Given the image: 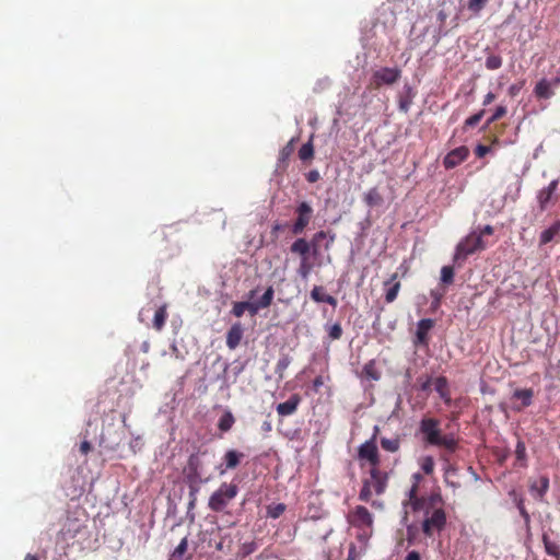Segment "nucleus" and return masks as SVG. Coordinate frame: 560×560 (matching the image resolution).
I'll return each instance as SVG.
<instances>
[{"label":"nucleus","mask_w":560,"mask_h":560,"mask_svg":"<svg viewBox=\"0 0 560 560\" xmlns=\"http://www.w3.org/2000/svg\"><path fill=\"white\" fill-rule=\"evenodd\" d=\"M388 474L382 471L380 468H371L369 477L363 478L362 487L359 492V500L362 502L371 503L372 508H382L383 503L380 501H372V495H382L387 488Z\"/></svg>","instance_id":"f257e3e1"},{"label":"nucleus","mask_w":560,"mask_h":560,"mask_svg":"<svg viewBox=\"0 0 560 560\" xmlns=\"http://www.w3.org/2000/svg\"><path fill=\"white\" fill-rule=\"evenodd\" d=\"M420 432L424 441L434 446L445 447L446 450H455V439L448 435H442L440 422L433 418H424L420 422Z\"/></svg>","instance_id":"f03ea898"},{"label":"nucleus","mask_w":560,"mask_h":560,"mask_svg":"<svg viewBox=\"0 0 560 560\" xmlns=\"http://www.w3.org/2000/svg\"><path fill=\"white\" fill-rule=\"evenodd\" d=\"M237 493V485L231 482H222L220 487L210 495L208 506L213 512H223L236 498Z\"/></svg>","instance_id":"7ed1b4c3"},{"label":"nucleus","mask_w":560,"mask_h":560,"mask_svg":"<svg viewBox=\"0 0 560 560\" xmlns=\"http://www.w3.org/2000/svg\"><path fill=\"white\" fill-rule=\"evenodd\" d=\"M487 247L481 233L471 231L457 243V260Z\"/></svg>","instance_id":"20e7f679"},{"label":"nucleus","mask_w":560,"mask_h":560,"mask_svg":"<svg viewBox=\"0 0 560 560\" xmlns=\"http://www.w3.org/2000/svg\"><path fill=\"white\" fill-rule=\"evenodd\" d=\"M440 502L439 498H431L430 505L433 512L423 521V532L425 535L431 536L434 530H440L445 524V513L442 508H436L435 503Z\"/></svg>","instance_id":"39448f33"},{"label":"nucleus","mask_w":560,"mask_h":560,"mask_svg":"<svg viewBox=\"0 0 560 560\" xmlns=\"http://www.w3.org/2000/svg\"><path fill=\"white\" fill-rule=\"evenodd\" d=\"M358 457L360 460H366L371 465V468H380L381 459L375 442V434L372 439L359 446Z\"/></svg>","instance_id":"423d86ee"},{"label":"nucleus","mask_w":560,"mask_h":560,"mask_svg":"<svg viewBox=\"0 0 560 560\" xmlns=\"http://www.w3.org/2000/svg\"><path fill=\"white\" fill-rule=\"evenodd\" d=\"M348 522L360 529L371 528L373 526V515L363 505H357L349 514Z\"/></svg>","instance_id":"0eeeda50"},{"label":"nucleus","mask_w":560,"mask_h":560,"mask_svg":"<svg viewBox=\"0 0 560 560\" xmlns=\"http://www.w3.org/2000/svg\"><path fill=\"white\" fill-rule=\"evenodd\" d=\"M298 218L292 225V233L300 235L304 232L305 228L310 224L313 217V208L306 201H302L295 209Z\"/></svg>","instance_id":"6e6552de"},{"label":"nucleus","mask_w":560,"mask_h":560,"mask_svg":"<svg viewBox=\"0 0 560 560\" xmlns=\"http://www.w3.org/2000/svg\"><path fill=\"white\" fill-rule=\"evenodd\" d=\"M454 269L452 266H444L441 270V283L438 288L431 290L432 307L436 308L440 305L442 298L445 294V284H450L453 281Z\"/></svg>","instance_id":"1a4fd4ad"},{"label":"nucleus","mask_w":560,"mask_h":560,"mask_svg":"<svg viewBox=\"0 0 560 560\" xmlns=\"http://www.w3.org/2000/svg\"><path fill=\"white\" fill-rule=\"evenodd\" d=\"M549 477L547 475H539L529 480V493L538 502L545 501V495L549 490Z\"/></svg>","instance_id":"9d476101"},{"label":"nucleus","mask_w":560,"mask_h":560,"mask_svg":"<svg viewBox=\"0 0 560 560\" xmlns=\"http://www.w3.org/2000/svg\"><path fill=\"white\" fill-rule=\"evenodd\" d=\"M245 457V454L236 450H228L223 455V463L218 466L220 475H224L228 470L235 469Z\"/></svg>","instance_id":"9b49d317"},{"label":"nucleus","mask_w":560,"mask_h":560,"mask_svg":"<svg viewBox=\"0 0 560 560\" xmlns=\"http://www.w3.org/2000/svg\"><path fill=\"white\" fill-rule=\"evenodd\" d=\"M558 184H559L558 179H552L546 187H542L541 189H539L537 191L536 200H537L540 211H545L548 208V206L558 188Z\"/></svg>","instance_id":"f8f14e48"},{"label":"nucleus","mask_w":560,"mask_h":560,"mask_svg":"<svg viewBox=\"0 0 560 560\" xmlns=\"http://www.w3.org/2000/svg\"><path fill=\"white\" fill-rule=\"evenodd\" d=\"M273 295H275V290L270 285L258 301L245 302V304L247 305L246 311H248L252 316L256 315L260 310L267 308L271 305Z\"/></svg>","instance_id":"ddd939ff"},{"label":"nucleus","mask_w":560,"mask_h":560,"mask_svg":"<svg viewBox=\"0 0 560 560\" xmlns=\"http://www.w3.org/2000/svg\"><path fill=\"white\" fill-rule=\"evenodd\" d=\"M534 389L533 388H517L512 394V399L520 400L518 405H513L514 411H522L524 408L529 407L533 404Z\"/></svg>","instance_id":"4468645a"},{"label":"nucleus","mask_w":560,"mask_h":560,"mask_svg":"<svg viewBox=\"0 0 560 560\" xmlns=\"http://www.w3.org/2000/svg\"><path fill=\"white\" fill-rule=\"evenodd\" d=\"M550 534H555L551 528H542L541 540L544 544L545 552L550 557L560 559V542L558 540L551 539Z\"/></svg>","instance_id":"2eb2a0df"},{"label":"nucleus","mask_w":560,"mask_h":560,"mask_svg":"<svg viewBox=\"0 0 560 560\" xmlns=\"http://www.w3.org/2000/svg\"><path fill=\"white\" fill-rule=\"evenodd\" d=\"M383 287L385 291V302L388 304L393 303L397 299L401 288V283L398 280V273H393L388 280L384 281Z\"/></svg>","instance_id":"dca6fc26"},{"label":"nucleus","mask_w":560,"mask_h":560,"mask_svg":"<svg viewBox=\"0 0 560 560\" xmlns=\"http://www.w3.org/2000/svg\"><path fill=\"white\" fill-rule=\"evenodd\" d=\"M301 396L299 394H292L290 398L284 401L280 402L277 406V412L280 417H288L296 412L298 407L301 404Z\"/></svg>","instance_id":"f3484780"},{"label":"nucleus","mask_w":560,"mask_h":560,"mask_svg":"<svg viewBox=\"0 0 560 560\" xmlns=\"http://www.w3.org/2000/svg\"><path fill=\"white\" fill-rule=\"evenodd\" d=\"M244 335V328L241 323H235L226 332V346L230 350L236 349Z\"/></svg>","instance_id":"a211bd4d"},{"label":"nucleus","mask_w":560,"mask_h":560,"mask_svg":"<svg viewBox=\"0 0 560 560\" xmlns=\"http://www.w3.org/2000/svg\"><path fill=\"white\" fill-rule=\"evenodd\" d=\"M433 325L434 322L430 318L419 320L416 331V343L425 345L428 342V334Z\"/></svg>","instance_id":"6ab92c4d"},{"label":"nucleus","mask_w":560,"mask_h":560,"mask_svg":"<svg viewBox=\"0 0 560 560\" xmlns=\"http://www.w3.org/2000/svg\"><path fill=\"white\" fill-rule=\"evenodd\" d=\"M311 299L316 303H327L332 307L337 306V300L329 294L325 293V289L320 285H315L311 291Z\"/></svg>","instance_id":"aec40b11"},{"label":"nucleus","mask_w":560,"mask_h":560,"mask_svg":"<svg viewBox=\"0 0 560 560\" xmlns=\"http://www.w3.org/2000/svg\"><path fill=\"white\" fill-rule=\"evenodd\" d=\"M534 93L538 98H550L555 94L552 91V83L547 79H541L539 82H537L534 89Z\"/></svg>","instance_id":"412c9836"},{"label":"nucleus","mask_w":560,"mask_h":560,"mask_svg":"<svg viewBox=\"0 0 560 560\" xmlns=\"http://www.w3.org/2000/svg\"><path fill=\"white\" fill-rule=\"evenodd\" d=\"M167 316H168V314H167V305L166 304H163L160 307H158L154 312L152 327L156 331H161L165 326Z\"/></svg>","instance_id":"4be33fe9"},{"label":"nucleus","mask_w":560,"mask_h":560,"mask_svg":"<svg viewBox=\"0 0 560 560\" xmlns=\"http://www.w3.org/2000/svg\"><path fill=\"white\" fill-rule=\"evenodd\" d=\"M290 250L293 254L300 255L301 259L308 258V253L311 252V244L305 238L301 237L292 243Z\"/></svg>","instance_id":"5701e85b"},{"label":"nucleus","mask_w":560,"mask_h":560,"mask_svg":"<svg viewBox=\"0 0 560 560\" xmlns=\"http://www.w3.org/2000/svg\"><path fill=\"white\" fill-rule=\"evenodd\" d=\"M83 527L84 526H82L81 524L68 520L65 527L60 530L59 537H61L65 540L68 538H73L75 537L77 534L81 532Z\"/></svg>","instance_id":"b1692460"},{"label":"nucleus","mask_w":560,"mask_h":560,"mask_svg":"<svg viewBox=\"0 0 560 560\" xmlns=\"http://www.w3.org/2000/svg\"><path fill=\"white\" fill-rule=\"evenodd\" d=\"M363 200L369 207H377L383 203V197L376 187L369 189L364 194Z\"/></svg>","instance_id":"393cba45"},{"label":"nucleus","mask_w":560,"mask_h":560,"mask_svg":"<svg viewBox=\"0 0 560 560\" xmlns=\"http://www.w3.org/2000/svg\"><path fill=\"white\" fill-rule=\"evenodd\" d=\"M362 374L365 378L372 381H378L381 378V372L376 368L374 360L366 362L362 369Z\"/></svg>","instance_id":"a878e982"},{"label":"nucleus","mask_w":560,"mask_h":560,"mask_svg":"<svg viewBox=\"0 0 560 560\" xmlns=\"http://www.w3.org/2000/svg\"><path fill=\"white\" fill-rule=\"evenodd\" d=\"M235 423V418L230 410H226L219 419L218 428L221 432H228Z\"/></svg>","instance_id":"bb28decb"},{"label":"nucleus","mask_w":560,"mask_h":560,"mask_svg":"<svg viewBox=\"0 0 560 560\" xmlns=\"http://www.w3.org/2000/svg\"><path fill=\"white\" fill-rule=\"evenodd\" d=\"M417 491H418V483L417 481L412 485L411 489L409 490V500L412 504L413 510H421L425 506V501L420 500L417 498Z\"/></svg>","instance_id":"cd10ccee"},{"label":"nucleus","mask_w":560,"mask_h":560,"mask_svg":"<svg viewBox=\"0 0 560 560\" xmlns=\"http://www.w3.org/2000/svg\"><path fill=\"white\" fill-rule=\"evenodd\" d=\"M188 548V539L187 537H184L178 546L174 549V551L171 553L168 560H183L184 555L186 553Z\"/></svg>","instance_id":"c85d7f7f"},{"label":"nucleus","mask_w":560,"mask_h":560,"mask_svg":"<svg viewBox=\"0 0 560 560\" xmlns=\"http://www.w3.org/2000/svg\"><path fill=\"white\" fill-rule=\"evenodd\" d=\"M381 446L383 450H385L387 452L395 453L400 447V439L399 438H394V439L382 438Z\"/></svg>","instance_id":"c756f323"},{"label":"nucleus","mask_w":560,"mask_h":560,"mask_svg":"<svg viewBox=\"0 0 560 560\" xmlns=\"http://www.w3.org/2000/svg\"><path fill=\"white\" fill-rule=\"evenodd\" d=\"M299 158L303 162H310L314 158L313 142H305L299 150Z\"/></svg>","instance_id":"7c9ffc66"},{"label":"nucleus","mask_w":560,"mask_h":560,"mask_svg":"<svg viewBox=\"0 0 560 560\" xmlns=\"http://www.w3.org/2000/svg\"><path fill=\"white\" fill-rule=\"evenodd\" d=\"M515 456L522 467L527 465L526 445L522 440H518L515 446Z\"/></svg>","instance_id":"2f4dec72"},{"label":"nucleus","mask_w":560,"mask_h":560,"mask_svg":"<svg viewBox=\"0 0 560 560\" xmlns=\"http://www.w3.org/2000/svg\"><path fill=\"white\" fill-rule=\"evenodd\" d=\"M290 363H291V358H290L288 354L282 355V357L278 360V362H277V364H276L275 372H276V374L278 375V377H279L280 380H282V378H283V376H284V372H285V370L288 369V366L290 365Z\"/></svg>","instance_id":"473e14b6"},{"label":"nucleus","mask_w":560,"mask_h":560,"mask_svg":"<svg viewBox=\"0 0 560 560\" xmlns=\"http://www.w3.org/2000/svg\"><path fill=\"white\" fill-rule=\"evenodd\" d=\"M325 329L330 340H339L342 337L343 330L339 323H335L332 325L327 324Z\"/></svg>","instance_id":"72a5a7b5"},{"label":"nucleus","mask_w":560,"mask_h":560,"mask_svg":"<svg viewBox=\"0 0 560 560\" xmlns=\"http://www.w3.org/2000/svg\"><path fill=\"white\" fill-rule=\"evenodd\" d=\"M285 509L287 506L283 503L270 504L267 506V516L278 518L284 513Z\"/></svg>","instance_id":"f704fd0d"},{"label":"nucleus","mask_w":560,"mask_h":560,"mask_svg":"<svg viewBox=\"0 0 560 560\" xmlns=\"http://www.w3.org/2000/svg\"><path fill=\"white\" fill-rule=\"evenodd\" d=\"M312 270H313V264L310 261V257L302 258L299 269H298V272L301 276V278L307 279L308 276L311 275Z\"/></svg>","instance_id":"c9c22d12"},{"label":"nucleus","mask_w":560,"mask_h":560,"mask_svg":"<svg viewBox=\"0 0 560 560\" xmlns=\"http://www.w3.org/2000/svg\"><path fill=\"white\" fill-rule=\"evenodd\" d=\"M502 57L499 55H489L486 59L485 66L488 70H497L502 66Z\"/></svg>","instance_id":"e433bc0d"},{"label":"nucleus","mask_w":560,"mask_h":560,"mask_svg":"<svg viewBox=\"0 0 560 560\" xmlns=\"http://www.w3.org/2000/svg\"><path fill=\"white\" fill-rule=\"evenodd\" d=\"M509 497L515 504L518 512H521V509H526L524 504V497L522 493H520L517 490L512 489L509 491Z\"/></svg>","instance_id":"4c0bfd02"},{"label":"nucleus","mask_w":560,"mask_h":560,"mask_svg":"<svg viewBox=\"0 0 560 560\" xmlns=\"http://www.w3.org/2000/svg\"><path fill=\"white\" fill-rule=\"evenodd\" d=\"M520 514H521V516L523 517V521H524L526 538L529 540L532 538L530 515H529V513L527 512L526 509H521Z\"/></svg>","instance_id":"58836bf2"},{"label":"nucleus","mask_w":560,"mask_h":560,"mask_svg":"<svg viewBox=\"0 0 560 560\" xmlns=\"http://www.w3.org/2000/svg\"><path fill=\"white\" fill-rule=\"evenodd\" d=\"M487 0H469L468 1V10L472 13H479L483 7L486 5Z\"/></svg>","instance_id":"ea45409f"},{"label":"nucleus","mask_w":560,"mask_h":560,"mask_svg":"<svg viewBox=\"0 0 560 560\" xmlns=\"http://www.w3.org/2000/svg\"><path fill=\"white\" fill-rule=\"evenodd\" d=\"M555 238H556V236L547 228V229L542 230L539 234V245L540 246L546 245V244L550 243L551 241H553Z\"/></svg>","instance_id":"a19ab883"},{"label":"nucleus","mask_w":560,"mask_h":560,"mask_svg":"<svg viewBox=\"0 0 560 560\" xmlns=\"http://www.w3.org/2000/svg\"><path fill=\"white\" fill-rule=\"evenodd\" d=\"M506 112L508 110H506L505 106H503V105L497 106V108L494 109L492 115L488 118V122H492V121L501 119L503 116L506 115Z\"/></svg>","instance_id":"79ce46f5"},{"label":"nucleus","mask_w":560,"mask_h":560,"mask_svg":"<svg viewBox=\"0 0 560 560\" xmlns=\"http://www.w3.org/2000/svg\"><path fill=\"white\" fill-rule=\"evenodd\" d=\"M246 304L245 302H235L232 307V314L235 317H241L246 312Z\"/></svg>","instance_id":"37998d69"},{"label":"nucleus","mask_w":560,"mask_h":560,"mask_svg":"<svg viewBox=\"0 0 560 560\" xmlns=\"http://www.w3.org/2000/svg\"><path fill=\"white\" fill-rule=\"evenodd\" d=\"M483 116V112H479L472 116H470L466 121H465V126L464 128H469V127H475L476 125L479 124V121L481 120Z\"/></svg>","instance_id":"c03bdc74"},{"label":"nucleus","mask_w":560,"mask_h":560,"mask_svg":"<svg viewBox=\"0 0 560 560\" xmlns=\"http://www.w3.org/2000/svg\"><path fill=\"white\" fill-rule=\"evenodd\" d=\"M294 151L293 142H288L280 152V161L284 162Z\"/></svg>","instance_id":"a18cd8bd"},{"label":"nucleus","mask_w":560,"mask_h":560,"mask_svg":"<svg viewBox=\"0 0 560 560\" xmlns=\"http://www.w3.org/2000/svg\"><path fill=\"white\" fill-rule=\"evenodd\" d=\"M188 467L191 471H194L196 475L198 474V467H199V458L196 454H192L188 458Z\"/></svg>","instance_id":"49530a36"},{"label":"nucleus","mask_w":560,"mask_h":560,"mask_svg":"<svg viewBox=\"0 0 560 560\" xmlns=\"http://www.w3.org/2000/svg\"><path fill=\"white\" fill-rule=\"evenodd\" d=\"M444 165L446 168L455 167V150H452L447 153L444 159Z\"/></svg>","instance_id":"de8ad7c7"},{"label":"nucleus","mask_w":560,"mask_h":560,"mask_svg":"<svg viewBox=\"0 0 560 560\" xmlns=\"http://www.w3.org/2000/svg\"><path fill=\"white\" fill-rule=\"evenodd\" d=\"M422 470L425 474H431L433 471L434 463L431 457H425L422 462Z\"/></svg>","instance_id":"09e8293b"},{"label":"nucleus","mask_w":560,"mask_h":560,"mask_svg":"<svg viewBox=\"0 0 560 560\" xmlns=\"http://www.w3.org/2000/svg\"><path fill=\"white\" fill-rule=\"evenodd\" d=\"M305 177L308 183H316L319 180L320 175L317 170H312L305 175Z\"/></svg>","instance_id":"8fccbe9b"},{"label":"nucleus","mask_w":560,"mask_h":560,"mask_svg":"<svg viewBox=\"0 0 560 560\" xmlns=\"http://www.w3.org/2000/svg\"><path fill=\"white\" fill-rule=\"evenodd\" d=\"M468 152L466 147H457V164L467 158Z\"/></svg>","instance_id":"3c124183"},{"label":"nucleus","mask_w":560,"mask_h":560,"mask_svg":"<svg viewBox=\"0 0 560 560\" xmlns=\"http://www.w3.org/2000/svg\"><path fill=\"white\" fill-rule=\"evenodd\" d=\"M475 231L481 233V235H491L493 234V226L490 224H486L483 228H478Z\"/></svg>","instance_id":"603ef678"},{"label":"nucleus","mask_w":560,"mask_h":560,"mask_svg":"<svg viewBox=\"0 0 560 560\" xmlns=\"http://www.w3.org/2000/svg\"><path fill=\"white\" fill-rule=\"evenodd\" d=\"M475 151L478 158H482L490 151V148L487 145L478 144Z\"/></svg>","instance_id":"864d4df0"},{"label":"nucleus","mask_w":560,"mask_h":560,"mask_svg":"<svg viewBox=\"0 0 560 560\" xmlns=\"http://www.w3.org/2000/svg\"><path fill=\"white\" fill-rule=\"evenodd\" d=\"M446 385V382L443 377H440L436 380V384H435V387H436V390L441 394L442 397H444V387Z\"/></svg>","instance_id":"5fc2aeb1"},{"label":"nucleus","mask_w":560,"mask_h":560,"mask_svg":"<svg viewBox=\"0 0 560 560\" xmlns=\"http://www.w3.org/2000/svg\"><path fill=\"white\" fill-rule=\"evenodd\" d=\"M550 232L557 237L560 235V222L556 220L550 226H548Z\"/></svg>","instance_id":"6e6d98bb"},{"label":"nucleus","mask_w":560,"mask_h":560,"mask_svg":"<svg viewBox=\"0 0 560 560\" xmlns=\"http://www.w3.org/2000/svg\"><path fill=\"white\" fill-rule=\"evenodd\" d=\"M327 235L325 231H319L313 235L312 243H319L322 240L326 238Z\"/></svg>","instance_id":"4d7b16f0"},{"label":"nucleus","mask_w":560,"mask_h":560,"mask_svg":"<svg viewBox=\"0 0 560 560\" xmlns=\"http://www.w3.org/2000/svg\"><path fill=\"white\" fill-rule=\"evenodd\" d=\"M92 448V445L89 441H83L81 444H80V452L82 454H88Z\"/></svg>","instance_id":"13d9d810"},{"label":"nucleus","mask_w":560,"mask_h":560,"mask_svg":"<svg viewBox=\"0 0 560 560\" xmlns=\"http://www.w3.org/2000/svg\"><path fill=\"white\" fill-rule=\"evenodd\" d=\"M347 560H357V548L354 545L350 546Z\"/></svg>","instance_id":"bf43d9fd"},{"label":"nucleus","mask_w":560,"mask_h":560,"mask_svg":"<svg viewBox=\"0 0 560 560\" xmlns=\"http://www.w3.org/2000/svg\"><path fill=\"white\" fill-rule=\"evenodd\" d=\"M522 86L521 85H517V84H512L510 88H509V94L511 96H516L518 94V92L521 91Z\"/></svg>","instance_id":"052dcab7"},{"label":"nucleus","mask_w":560,"mask_h":560,"mask_svg":"<svg viewBox=\"0 0 560 560\" xmlns=\"http://www.w3.org/2000/svg\"><path fill=\"white\" fill-rule=\"evenodd\" d=\"M324 385V380L322 376H316L313 381V387L315 390H318L319 387Z\"/></svg>","instance_id":"680f3d73"},{"label":"nucleus","mask_w":560,"mask_h":560,"mask_svg":"<svg viewBox=\"0 0 560 560\" xmlns=\"http://www.w3.org/2000/svg\"><path fill=\"white\" fill-rule=\"evenodd\" d=\"M406 560H420V555L418 551L412 550L408 552Z\"/></svg>","instance_id":"e2e57ef3"},{"label":"nucleus","mask_w":560,"mask_h":560,"mask_svg":"<svg viewBox=\"0 0 560 560\" xmlns=\"http://www.w3.org/2000/svg\"><path fill=\"white\" fill-rule=\"evenodd\" d=\"M495 98V95L492 93V92H489L486 97H485V101H483V104L487 105V104H490L491 102H493Z\"/></svg>","instance_id":"0e129e2a"},{"label":"nucleus","mask_w":560,"mask_h":560,"mask_svg":"<svg viewBox=\"0 0 560 560\" xmlns=\"http://www.w3.org/2000/svg\"><path fill=\"white\" fill-rule=\"evenodd\" d=\"M151 308L150 307H143L140 312H139V319L140 322H144V316L148 312H150Z\"/></svg>","instance_id":"69168bd1"},{"label":"nucleus","mask_w":560,"mask_h":560,"mask_svg":"<svg viewBox=\"0 0 560 560\" xmlns=\"http://www.w3.org/2000/svg\"><path fill=\"white\" fill-rule=\"evenodd\" d=\"M335 238H336V235L335 234H330L329 235V238L327 241V243L325 244V249H329L330 246L334 244L335 242Z\"/></svg>","instance_id":"338daca9"},{"label":"nucleus","mask_w":560,"mask_h":560,"mask_svg":"<svg viewBox=\"0 0 560 560\" xmlns=\"http://www.w3.org/2000/svg\"><path fill=\"white\" fill-rule=\"evenodd\" d=\"M308 243L311 244V249H312L313 255L314 256L318 255V244L319 243H312V241Z\"/></svg>","instance_id":"774afa93"}]
</instances>
